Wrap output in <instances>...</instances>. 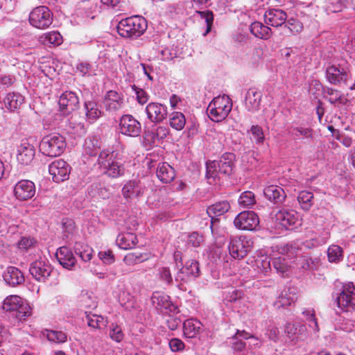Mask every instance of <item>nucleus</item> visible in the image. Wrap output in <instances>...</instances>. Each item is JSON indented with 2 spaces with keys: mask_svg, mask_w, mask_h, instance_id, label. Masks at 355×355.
Returning <instances> with one entry per match:
<instances>
[{
  "mask_svg": "<svg viewBox=\"0 0 355 355\" xmlns=\"http://www.w3.org/2000/svg\"><path fill=\"white\" fill-rule=\"evenodd\" d=\"M97 162L102 172L109 178H117L125 174L124 164L121 159L117 157V153L114 151L102 150Z\"/></svg>",
  "mask_w": 355,
  "mask_h": 355,
  "instance_id": "nucleus-1",
  "label": "nucleus"
},
{
  "mask_svg": "<svg viewBox=\"0 0 355 355\" xmlns=\"http://www.w3.org/2000/svg\"><path fill=\"white\" fill-rule=\"evenodd\" d=\"M148 27L146 20L135 15L121 19L117 25V32L125 38H137L144 33Z\"/></svg>",
  "mask_w": 355,
  "mask_h": 355,
  "instance_id": "nucleus-2",
  "label": "nucleus"
},
{
  "mask_svg": "<svg viewBox=\"0 0 355 355\" xmlns=\"http://www.w3.org/2000/svg\"><path fill=\"white\" fill-rule=\"evenodd\" d=\"M232 108V100L228 96L223 95L215 97L209 104L207 112L209 119L215 122L224 120Z\"/></svg>",
  "mask_w": 355,
  "mask_h": 355,
  "instance_id": "nucleus-3",
  "label": "nucleus"
},
{
  "mask_svg": "<svg viewBox=\"0 0 355 355\" xmlns=\"http://www.w3.org/2000/svg\"><path fill=\"white\" fill-rule=\"evenodd\" d=\"M65 138L58 133L44 136L40 143V151L44 155L54 157L60 156L64 150Z\"/></svg>",
  "mask_w": 355,
  "mask_h": 355,
  "instance_id": "nucleus-4",
  "label": "nucleus"
},
{
  "mask_svg": "<svg viewBox=\"0 0 355 355\" xmlns=\"http://www.w3.org/2000/svg\"><path fill=\"white\" fill-rule=\"evenodd\" d=\"M253 242L245 236L230 239L228 250L230 255L235 259H242L247 256L252 248Z\"/></svg>",
  "mask_w": 355,
  "mask_h": 355,
  "instance_id": "nucleus-5",
  "label": "nucleus"
},
{
  "mask_svg": "<svg viewBox=\"0 0 355 355\" xmlns=\"http://www.w3.org/2000/svg\"><path fill=\"white\" fill-rule=\"evenodd\" d=\"M30 24L37 28H49L53 22V15L46 6H38L34 8L29 15Z\"/></svg>",
  "mask_w": 355,
  "mask_h": 355,
  "instance_id": "nucleus-6",
  "label": "nucleus"
},
{
  "mask_svg": "<svg viewBox=\"0 0 355 355\" xmlns=\"http://www.w3.org/2000/svg\"><path fill=\"white\" fill-rule=\"evenodd\" d=\"M276 225L283 229L288 230L291 227L300 225V219L298 214L294 210H279L274 217Z\"/></svg>",
  "mask_w": 355,
  "mask_h": 355,
  "instance_id": "nucleus-7",
  "label": "nucleus"
},
{
  "mask_svg": "<svg viewBox=\"0 0 355 355\" xmlns=\"http://www.w3.org/2000/svg\"><path fill=\"white\" fill-rule=\"evenodd\" d=\"M234 226L239 230L252 231L259 224V216L252 211L239 213L234 220Z\"/></svg>",
  "mask_w": 355,
  "mask_h": 355,
  "instance_id": "nucleus-8",
  "label": "nucleus"
},
{
  "mask_svg": "<svg viewBox=\"0 0 355 355\" xmlns=\"http://www.w3.org/2000/svg\"><path fill=\"white\" fill-rule=\"evenodd\" d=\"M119 129L121 134L129 137H138L141 132L140 122L130 114L121 116L119 122Z\"/></svg>",
  "mask_w": 355,
  "mask_h": 355,
  "instance_id": "nucleus-9",
  "label": "nucleus"
},
{
  "mask_svg": "<svg viewBox=\"0 0 355 355\" xmlns=\"http://www.w3.org/2000/svg\"><path fill=\"white\" fill-rule=\"evenodd\" d=\"M71 167L63 159H57L49 166V174L55 182H61L69 177Z\"/></svg>",
  "mask_w": 355,
  "mask_h": 355,
  "instance_id": "nucleus-10",
  "label": "nucleus"
},
{
  "mask_svg": "<svg viewBox=\"0 0 355 355\" xmlns=\"http://www.w3.org/2000/svg\"><path fill=\"white\" fill-rule=\"evenodd\" d=\"M338 306L343 311L355 305V286L352 283L343 285V290L336 297Z\"/></svg>",
  "mask_w": 355,
  "mask_h": 355,
  "instance_id": "nucleus-11",
  "label": "nucleus"
},
{
  "mask_svg": "<svg viewBox=\"0 0 355 355\" xmlns=\"http://www.w3.org/2000/svg\"><path fill=\"white\" fill-rule=\"evenodd\" d=\"M153 306L161 312L174 313L178 306L172 303L170 297L162 292H154L151 297Z\"/></svg>",
  "mask_w": 355,
  "mask_h": 355,
  "instance_id": "nucleus-12",
  "label": "nucleus"
},
{
  "mask_svg": "<svg viewBox=\"0 0 355 355\" xmlns=\"http://www.w3.org/2000/svg\"><path fill=\"white\" fill-rule=\"evenodd\" d=\"M200 275L199 263L191 259L186 262L176 274L175 279L177 282H188L198 277Z\"/></svg>",
  "mask_w": 355,
  "mask_h": 355,
  "instance_id": "nucleus-13",
  "label": "nucleus"
},
{
  "mask_svg": "<svg viewBox=\"0 0 355 355\" xmlns=\"http://www.w3.org/2000/svg\"><path fill=\"white\" fill-rule=\"evenodd\" d=\"M146 113L151 122L160 123L167 117V107L159 103L152 102L146 107Z\"/></svg>",
  "mask_w": 355,
  "mask_h": 355,
  "instance_id": "nucleus-14",
  "label": "nucleus"
},
{
  "mask_svg": "<svg viewBox=\"0 0 355 355\" xmlns=\"http://www.w3.org/2000/svg\"><path fill=\"white\" fill-rule=\"evenodd\" d=\"M35 194V184L28 180L19 181L14 187V195L19 200H27Z\"/></svg>",
  "mask_w": 355,
  "mask_h": 355,
  "instance_id": "nucleus-15",
  "label": "nucleus"
},
{
  "mask_svg": "<svg viewBox=\"0 0 355 355\" xmlns=\"http://www.w3.org/2000/svg\"><path fill=\"white\" fill-rule=\"evenodd\" d=\"M35 149L28 140H22L17 148V159L21 165H29L34 159Z\"/></svg>",
  "mask_w": 355,
  "mask_h": 355,
  "instance_id": "nucleus-16",
  "label": "nucleus"
},
{
  "mask_svg": "<svg viewBox=\"0 0 355 355\" xmlns=\"http://www.w3.org/2000/svg\"><path fill=\"white\" fill-rule=\"evenodd\" d=\"M29 271L38 282H44L51 275L52 268L50 264L44 260H37L31 263Z\"/></svg>",
  "mask_w": 355,
  "mask_h": 355,
  "instance_id": "nucleus-17",
  "label": "nucleus"
},
{
  "mask_svg": "<svg viewBox=\"0 0 355 355\" xmlns=\"http://www.w3.org/2000/svg\"><path fill=\"white\" fill-rule=\"evenodd\" d=\"M62 114H69L78 109L79 100L74 92H65L60 97L58 101Z\"/></svg>",
  "mask_w": 355,
  "mask_h": 355,
  "instance_id": "nucleus-18",
  "label": "nucleus"
},
{
  "mask_svg": "<svg viewBox=\"0 0 355 355\" xmlns=\"http://www.w3.org/2000/svg\"><path fill=\"white\" fill-rule=\"evenodd\" d=\"M297 300V288L295 287L286 286L281 291L274 303L277 309L286 308L291 306Z\"/></svg>",
  "mask_w": 355,
  "mask_h": 355,
  "instance_id": "nucleus-19",
  "label": "nucleus"
},
{
  "mask_svg": "<svg viewBox=\"0 0 355 355\" xmlns=\"http://www.w3.org/2000/svg\"><path fill=\"white\" fill-rule=\"evenodd\" d=\"M146 189L140 181L130 180L122 188V194L125 199L138 198L142 196Z\"/></svg>",
  "mask_w": 355,
  "mask_h": 355,
  "instance_id": "nucleus-20",
  "label": "nucleus"
},
{
  "mask_svg": "<svg viewBox=\"0 0 355 355\" xmlns=\"http://www.w3.org/2000/svg\"><path fill=\"white\" fill-rule=\"evenodd\" d=\"M326 78L331 84L337 85L342 83L346 84L349 74L346 69L331 65L326 69Z\"/></svg>",
  "mask_w": 355,
  "mask_h": 355,
  "instance_id": "nucleus-21",
  "label": "nucleus"
},
{
  "mask_svg": "<svg viewBox=\"0 0 355 355\" xmlns=\"http://www.w3.org/2000/svg\"><path fill=\"white\" fill-rule=\"evenodd\" d=\"M284 332L289 339L295 343L304 340L308 337L306 326L300 323H288Z\"/></svg>",
  "mask_w": 355,
  "mask_h": 355,
  "instance_id": "nucleus-22",
  "label": "nucleus"
},
{
  "mask_svg": "<svg viewBox=\"0 0 355 355\" xmlns=\"http://www.w3.org/2000/svg\"><path fill=\"white\" fill-rule=\"evenodd\" d=\"M103 103L107 111L116 112L124 106L123 96L116 91L110 90L105 96Z\"/></svg>",
  "mask_w": 355,
  "mask_h": 355,
  "instance_id": "nucleus-23",
  "label": "nucleus"
},
{
  "mask_svg": "<svg viewBox=\"0 0 355 355\" xmlns=\"http://www.w3.org/2000/svg\"><path fill=\"white\" fill-rule=\"evenodd\" d=\"M286 17V12L280 9H269L264 14L265 23L275 27L282 26Z\"/></svg>",
  "mask_w": 355,
  "mask_h": 355,
  "instance_id": "nucleus-24",
  "label": "nucleus"
},
{
  "mask_svg": "<svg viewBox=\"0 0 355 355\" xmlns=\"http://www.w3.org/2000/svg\"><path fill=\"white\" fill-rule=\"evenodd\" d=\"M55 257L59 263L68 270H71L76 262L72 252L65 246L60 247L57 250Z\"/></svg>",
  "mask_w": 355,
  "mask_h": 355,
  "instance_id": "nucleus-25",
  "label": "nucleus"
},
{
  "mask_svg": "<svg viewBox=\"0 0 355 355\" xmlns=\"http://www.w3.org/2000/svg\"><path fill=\"white\" fill-rule=\"evenodd\" d=\"M265 197L274 204H282L285 200L286 195L284 190L277 185H269L264 189Z\"/></svg>",
  "mask_w": 355,
  "mask_h": 355,
  "instance_id": "nucleus-26",
  "label": "nucleus"
},
{
  "mask_svg": "<svg viewBox=\"0 0 355 355\" xmlns=\"http://www.w3.org/2000/svg\"><path fill=\"white\" fill-rule=\"evenodd\" d=\"M3 278L6 283L10 286H16L24 282L22 272L14 266L8 267L3 274Z\"/></svg>",
  "mask_w": 355,
  "mask_h": 355,
  "instance_id": "nucleus-27",
  "label": "nucleus"
},
{
  "mask_svg": "<svg viewBox=\"0 0 355 355\" xmlns=\"http://www.w3.org/2000/svg\"><path fill=\"white\" fill-rule=\"evenodd\" d=\"M261 92L256 88H250L245 96V105L248 111L254 112L260 107Z\"/></svg>",
  "mask_w": 355,
  "mask_h": 355,
  "instance_id": "nucleus-28",
  "label": "nucleus"
},
{
  "mask_svg": "<svg viewBox=\"0 0 355 355\" xmlns=\"http://www.w3.org/2000/svg\"><path fill=\"white\" fill-rule=\"evenodd\" d=\"M156 175L158 179L164 184L170 183L175 177L173 168L166 162L158 164Z\"/></svg>",
  "mask_w": 355,
  "mask_h": 355,
  "instance_id": "nucleus-29",
  "label": "nucleus"
},
{
  "mask_svg": "<svg viewBox=\"0 0 355 355\" xmlns=\"http://www.w3.org/2000/svg\"><path fill=\"white\" fill-rule=\"evenodd\" d=\"M84 106L86 119L89 123H94L102 115L101 107L95 101H85Z\"/></svg>",
  "mask_w": 355,
  "mask_h": 355,
  "instance_id": "nucleus-30",
  "label": "nucleus"
},
{
  "mask_svg": "<svg viewBox=\"0 0 355 355\" xmlns=\"http://www.w3.org/2000/svg\"><path fill=\"white\" fill-rule=\"evenodd\" d=\"M230 209V202L227 200L217 202L209 206L207 209V213L211 218V225H213L214 217L220 216L227 213ZM217 220V219H215ZM212 226H211V227Z\"/></svg>",
  "mask_w": 355,
  "mask_h": 355,
  "instance_id": "nucleus-31",
  "label": "nucleus"
},
{
  "mask_svg": "<svg viewBox=\"0 0 355 355\" xmlns=\"http://www.w3.org/2000/svg\"><path fill=\"white\" fill-rule=\"evenodd\" d=\"M251 33L261 40H268L272 35L271 28L259 21H254L250 26Z\"/></svg>",
  "mask_w": 355,
  "mask_h": 355,
  "instance_id": "nucleus-32",
  "label": "nucleus"
},
{
  "mask_svg": "<svg viewBox=\"0 0 355 355\" xmlns=\"http://www.w3.org/2000/svg\"><path fill=\"white\" fill-rule=\"evenodd\" d=\"M234 155L227 153L223 155L218 161H216L218 172L223 175H230L232 172L233 160Z\"/></svg>",
  "mask_w": 355,
  "mask_h": 355,
  "instance_id": "nucleus-33",
  "label": "nucleus"
},
{
  "mask_svg": "<svg viewBox=\"0 0 355 355\" xmlns=\"http://www.w3.org/2000/svg\"><path fill=\"white\" fill-rule=\"evenodd\" d=\"M202 324L199 320L188 319L183 323L184 335L187 338L196 337L200 331Z\"/></svg>",
  "mask_w": 355,
  "mask_h": 355,
  "instance_id": "nucleus-34",
  "label": "nucleus"
},
{
  "mask_svg": "<svg viewBox=\"0 0 355 355\" xmlns=\"http://www.w3.org/2000/svg\"><path fill=\"white\" fill-rule=\"evenodd\" d=\"M24 98L19 93H9L3 99L5 107L10 111L19 108L24 103Z\"/></svg>",
  "mask_w": 355,
  "mask_h": 355,
  "instance_id": "nucleus-35",
  "label": "nucleus"
},
{
  "mask_svg": "<svg viewBox=\"0 0 355 355\" xmlns=\"http://www.w3.org/2000/svg\"><path fill=\"white\" fill-rule=\"evenodd\" d=\"M43 335L49 342L56 344L64 343L67 340V334L62 331L45 329Z\"/></svg>",
  "mask_w": 355,
  "mask_h": 355,
  "instance_id": "nucleus-36",
  "label": "nucleus"
},
{
  "mask_svg": "<svg viewBox=\"0 0 355 355\" xmlns=\"http://www.w3.org/2000/svg\"><path fill=\"white\" fill-rule=\"evenodd\" d=\"M302 314L305 318V322L307 324L310 329L316 334L319 331V326L315 318V311L311 309H305L302 311Z\"/></svg>",
  "mask_w": 355,
  "mask_h": 355,
  "instance_id": "nucleus-37",
  "label": "nucleus"
},
{
  "mask_svg": "<svg viewBox=\"0 0 355 355\" xmlns=\"http://www.w3.org/2000/svg\"><path fill=\"white\" fill-rule=\"evenodd\" d=\"M288 134L293 139L302 138H310L312 136V130L304 127H291L288 129Z\"/></svg>",
  "mask_w": 355,
  "mask_h": 355,
  "instance_id": "nucleus-38",
  "label": "nucleus"
},
{
  "mask_svg": "<svg viewBox=\"0 0 355 355\" xmlns=\"http://www.w3.org/2000/svg\"><path fill=\"white\" fill-rule=\"evenodd\" d=\"M135 240H136V236L133 234L127 233L119 235L116 242L120 248L126 250L135 245Z\"/></svg>",
  "mask_w": 355,
  "mask_h": 355,
  "instance_id": "nucleus-39",
  "label": "nucleus"
},
{
  "mask_svg": "<svg viewBox=\"0 0 355 355\" xmlns=\"http://www.w3.org/2000/svg\"><path fill=\"white\" fill-rule=\"evenodd\" d=\"M254 266L259 273L266 276L271 270L270 259L263 256L258 257L254 261Z\"/></svg>",
  "mask_w": 355,
  "mask_h": 355,
  "instance_id": "nucleus-40",
  "label": "nucleus"
},
{
  "mask_svg": "<svg viewBox=\"0 0 355 355\" xmlns=\"http://www.w3.org/2000/svg\"><path fill=\"white\" fill-rule=\"evenodd\" d=\"M169 121L171 126L177 130H182L186 124L185 116L180 112H172Z\"/></svg>",
  "mask_w": 355,
  "mask_h": 355,
  "instance_id": "nucleus-41",
  "label": "nucleus"
},
{
  "mask_svg": "<svg viewBox=\"0 0 355 355\" xmlns=\"http://www.w3.org/2000/svg\"><path fill=\"white\" fill-rule=\"evenodd\" d=\"M20 302H22V298L19 296L10 295L3 300L2 309L6 311H15L19 307Z\"/></svg>",
  "mask_w": 355,
  "mask_h": 355,
  "instance_id": "nucleus-42",
  "label": "nucleus"
},
{
  "mask_svg": "<svg viewBox=\"0 0 355 355\" xmlns=\"http://www.w3.org/2000/svg\"><path fill=\"white\" fill-rule=\"evenodd\" d=\"M148 258V257L146 254L130 252L125 256L123 261L127 265L131 266L141 263L147 260Z\"/></svg>",
  "mask_w": 355,
  "mask_h": 355,
  "instance_id": "nucleus-43",
  "label": "nucleus"
},
{
  "mask_svg": "<svg viewBox=\"0 0 355 355\" xmlns=\"http://www.w3.org/2000/svg\"><path fill=\"white\" fill-rule=\"evenodd\" d=\"M283 28L285 29L284 33L291 34H296L302 31L303 26L300 21L295 19H289L287 22L284 24Z\"/></svg>",
  "mask_w": 355,
  "mask_h": 355,
  "instance_id": "nucleus-44",
  "label": "nucleus"
},
{
  "mask_svg": "<svg viewBox=\"0 0 355 355\" xmlns=\"http://www.w3.org/2000/svg\"><path fill=\"white\" fill-rule=\"evenodd\" d=\"M313 198V195L311 192L302 191L299 193L297 200L303 209L309 210L312 205Z\"/></svg>",
  "mask_w": 355,
  "mask_h": 355,
  "instance_id": "nucleus-45",
  "label": "nucleus"
},
{
  "mask_svg": "<svg viewBox=\"0 0 355 355\" xmlns=\"http://www.w3.org/2000/svg\"><path fill=\"white\" fill-rule=\"evenodd\" d=\"M251 133V139L254 141L257 144H263L265 141V135L261 126L259 125H252L248 131Z\"/></svg>",
  "mask_w": 355,
  "mask_h": 355,
  "instance_id": "nucleus-46",
  "label": "nucleus"
},
{
  "mask_svg": "<svg viewBox=\"0 0 355 355\" xmlns=\"http://www.w3.org/2000/svg\"><path fill=\"white\" fill-rule=\"evenodd\" d=\"M255 202L254 194L250 191L243 192L239 198V205L243 207H251Z\"/></svg>",
  "mask_w": 355,
  "mask_h": 355,
  "instance_id": "nucleus-47",
  "label": "nucleus"
},
{
  "mask_svg": "<svg viewBox=\"0 0 355 355\" xmlns=\"http://www.w3.org/2000/svg\"><path fill=\"white\" fill-rule=\"evenodd\" d=\"M197 14H198L200 18L204 20L205 24H206V31L203 33V35H207L211 29L213 21H214V15L211 11H196Z\"/></svg>",
  "mask_w": 355,
  "mask_h": 355,
  "instance_id": "nucleus-48",
  "label": "nucleus"
},
{
  "mask_svg": "<svg viewBox=\"0 0 355 355\" xmlns=\"http://www.w3.org/2000/svg\"><path fill=\"white\" fill-rule=\"evenodd\" d=\"M342 248L336 245H331L327 250L328 259L330 262H338L343 257Z\"/></svg>",
  "mask_w": 355,
  "mask_h": 355,
  "instance_id": "nucleus-49",
  "label": "nucleus"
},
{
  "mask_svg": "<svg viewBox=\"0 0 355 355\" xmlns=\"http://www.w3.org/2000/svg\"><path fill=\"white\" fill-rule=\"evenodd\" d=\"M86 320L88 325L94 329H100L106 324L103 316L96 314L87 315Z\"/></svg>",
  "mask_w": 355,
  "mask_h": 355,
  "instance_id": "nucleus-50",
  "label": "nucleus"
},
{
  "mask_svg": "<svg viewBox=\"0 0 355 355\" xmlns=\"http://www.w3.org/2000/svg\"><path fill=\"white\" fill-rule=\"evenodd\" d=\"M157 277L160 281L164 282L168 285L171 284L173 282L172 275L168 267H159L157 269Z\"/></svg>",
  "mask_w": 355,
  "mask_h": 355,
  "instance_id": "nucleus-51",
  "label": "nucleus"
},
{
  "mask_svg": "<svg viewBox=\"0 0 355 355\" xmlns=\"http://www.w3.org/2000/svg\"><path fill=\"white\" fill-rule=\"evenodd\" d=\"M346 0H327L326 9L330 12H337L345 6Z\"/></svg>",
  "mask_w": 355,
  "mask_h": 355,
  "instance_id": "nucleus-52",
  "label": "nucleus"
},
{
  "mask_svg": "<svg viewBox=\"0 0 355 355\" xmlns=\"http://www.w3.org/2000/svg\"><path fill=\"white\" fill-rule=\"evenodd\" d=\"M109 336L112 340L117 343L121 342L124 338V334L121 327L116 324H111L110 327Z\"/></svg>",
  "mask_w": 355,
  "mask_h": 355,
  "instance_id": "nucleus-53",
  "label": "nucleus"
},
{
  "mask_svg": "<svg viewBox=\"0 0 355 355\" xmlns=\"http://www.w3.org/2000/svg\"><path fill=\"white\" fill-rule=\"evenodd\" d=\"M217 162L216 161H212L209 162H207V172H206V177L207 178L210 180L211 179H213L214 180H216L217 178H218V175L220 174L218 172V168L216 165ZM209 183L211 184V182L209 181Z\"/></svg>",
  "mask_w": 355,
  "mask_h": 355,
  "instance_id": "nucleus-54",
  "label": "nucleus"
},
{
  "mask_svg": "<svg viewBox=\"0 0 355 355\" xmlns=\"http://www.w3.org/2000/svg\"><path fill=\"white\" fill-rule=\"evenodd\" d=\"M15 316L19 320H25L26 317L31 315V308L22 299V302H20L19 307L15 311Z\"/></svg>",
  "mask_w": 355,
  "mask_h": 355,
  "instance_id": "nucleus-55",
  "label": "nucleus"
},
{
  "mask_svg": "<svg viewBox=\"0 0 355 355\" xmlns=\"http://www.w3.org/2000/svg\"><path fill=\"white\" fill-rule=\"evenodd\" d=\"M44 42L55 46H58L62 42V37L57 31L50 32L45 35Z\"/></svg>",
  "mask_w": 355,
  "mask_h": 355,
  "instance_id": "nucleus-56",
  "label": "nucleus"
},
{
  "mask_svg": "<svg viewBox=\"0 0 355 355\" xmlns=\"http://www.w3.org/2000/svg\"><path fill=\"white\" fill-rule=\"evenodd\" d=\"M272 265L276 271L282 275L288 270L287 261L284 258H274Z\"/></svg>",
  "mask_w": 355,
  "mask_h": 355,
  "instance_id": "nucleus-57",
  "label": "nucleus"
},
{
  "mask_svg": "<svg viewBox=\"0 0 355 355\" xmlns=\"http://www.w3.org/2000/svg\"><path fill=\"white\" fill-rule=\"evenodd\" d=\"M82 250L78 246L75 247L76 252L79 254L80 257L84 261H89L92 259L93 255V250L87 245L82 247Z\"/></svg>",
  "mask_w": 355,
  "mask_h": 355,
  "instance_id": "nucleus-58",
  "label": "nucleus"
},
{
  "mask_svg": "<svg viewBox=\"0 0 355 355\" xmlns=\"http://www.w3.org/2000/svg\"><path fill=\"white\" fill-rule=\"evenodd\" d=\"M324 92L325 94L329 96L328 99L331 104H334L338 101L340 102L342 95L338 90L330 87H326L324 89Z\"/></svg>",
  "mask_w": 355,
  "mask_h": 355,
  "instance_id": "nucleus-59",
  "label": "nucleus"
},
{
  "mask_svg": "<svg viewBox=\"0 0 355 355\" xmlns=\"http://www.w3.org/2000/svg\"><path fill=\"white\" fill-rule=\"evenodd\" d=\"M132 89L135 92L137 101L139 104L144 105L148 102L149 96L146 91L135 85H132Z\"/></svg>",
  "mask_w": 355,
  "mask_h": 355,
  "instance_id": "nucleus-60",
  "label": "nucleus"
},
{
  "mask_svg": "<svg viewBox=\"0 0 355 355\" xmlns=\"http://www.w3.org/2000/svg\"><path fill=\"white\" fill-rule=\"evenodd\" d=\"M98 148V140L87 139L85 142V151L90 156L96 155V150Z\"/></svg>",
  "mask_w": 355,
  "mask_h": 355,
  "instance_id": "nucleus-61",
  "label": "nucleus"
},
{
  "mask_svg": "<svg viewBox=\"0 0 355 355\" xmlns=\"http://www.w3.org/2000/svg\"><path fill=\"white\" fill-rule=\"evenodd\" d=\"M203 236L198 232H192L188 236L187 245L193 248H197L203 242Z\"/></svg>",
  "mask_w": 355,
  "mask_h": 355,
  "instance_id": "nucleus-62",
  "label": "nucleus"
},
{
  "mask_svg": "<svg viewBox=\"0 0 355 355\" xmlns=\"http://www.w3.org/2000/svg\"><path fill=\"white\" fill-rule=\"evenodd\" d=\"M239 334L244 339H251V341L249 343L250 346L259 348L262 345L263 342L261 340L252 335H250L245 331H239Z\"/></svg>",
  "mask_w": 355,
  "mask_h": 355,
  "instance_id": "nucleus-63",
  "label": "nucleus"
},
{
  "mask_svg": "<svg viewBox=\"0 0 355 355\" xmlns=\"http://www.w3.org/2000/svg\"><path fill=\"white\" fill-rule=\"evenodd\" d=\"M168 134V129L165 126H159L157 128L155 132L153 133V140L155 142L156 140L160 141L166 137Z\"/></svg>",
  "mask_w": 355,
  "mask_h": 355,
  "instance_id": "nucleus-64",
  "label": "nucleus"
}]
</instances>
